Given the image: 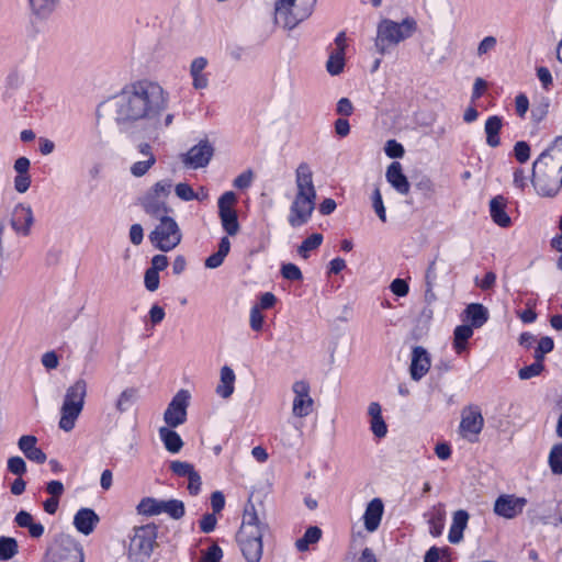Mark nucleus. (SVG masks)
Masks as SVG:
<instances>
[{
  "label": "nucleus",
  "instance_id": "f257e3e1",
  "mask_svg": "<svg viewBox=\"0 0 562 562\" xmlns=\"http://www.w3.org/2000/svg\"><path fill=\"white\" fill-rule=\"evenodd\" d=\"M168 106V91L158 81L140 78L125 83L120 91L101 102L97 117L112 120L123 133H139L155 139L175 120L172 113H166Z\"/></svg>",
  "mask_w": 562,
  "mask_h": 562
},
{
  "label": "nucleus",
  "instance_id": "f03ea898",
  "mask_svg": "<svg viewBox=\"0 0 562 562\" xmlns=\"http://www.w3.org/2000/svg\"><path fill=\"white\" fill-rule=\"evenodd\" d=\"M417 31V22L413 18H405L402 22L382 19L376 26L375 48L379 54L385 55L390 48L409 38Z\"/></svg>",
  "mask_w": 562,
  "mask_h": 562
},
{
  "label": "nucleus",
  "instance_id": "7ed1b4c3",
  "mask_svg": "<svg viewBox=\"0 0 562 562\" xmlns=\"http://www.w3.org/2000/svg\"><path fill=\"white\" fill-rule=\"evenodd\" d=\"M86 396L87 382L83 379H78L66 390L58 423L60 429L69 432L75 428L76 420L83 409Z\"/></svg>",
  "mask_w": 562,
  "mask_h": 562
},
{
  "label": "nucleus",
  "instance_id": "20e7f679",
  "mask_svg": "<svg viewBox=\"0 0 562 562\" xmlns=\"http://www.w3.org/2000/svg\"><path fill=\"white\" fill-rule=\"evenodd\" d=\"M531 182L541 196H554L562 187V171L539 156L532 165Z\"/></svg>",
  "mask_w": 562,
  "mask_h": 562
},
{
  "label": "nucleus",
  "instance_id": "39448f33",
  "mask_svg": "<svg viewBox=\"0 0 562 562\" xmlns=\"http://www.w3.org/2000/svg\"><path fill=\"white\" fill-rule=\"evenodd\" d=\"M312 0H278L274 4V22L293 30L313 13Z\"/></svg>",
  "mask_w": 562,
  "mask_h": 562
},
{
  "label": "nucleus",
  "instance_id": "423d86ee",
  "mask_svg": "<svg viewBox=\"0 0 562 562\" xmlns=\"http://www.w3.org/2000/svg\"><path fill=\"white\" fill-rule=\"evenodd\" d=\"M157 539V527L154 524L134 528L130 539L127 562H147L153 553Z\"/></svg>",
  "mask_w": 562,
  "mask_h": 562
},
{
  "label": "nucleus",
  "instance_id": "0eeeda50",
  "mask_svg": "<svg viewBox=\"0 0 562 562\" xmlns=\"http://www.w3.org/2000/svg\"><path fill=\"white\" fill-rule=\"evenodd\" d=\"M154 231L150 232L148 238L155 248L160 251L168 252L175 249L182 239L181 229L171 216H162Z\"/></svg>",
  "mask_w": 562,
  "mask_h": 562
},
{
  "label": "nucleus",
  "instance_id": "6e6552de",
  "mask_svg": "<svg viewBox=\"0 0 562 562\" xmlns=\"http://www.w3.org/2000/svg\"><path fill=\"white\" fill-rule=\"evenodd\" d=\"M171 181L161 180L156 182L142 198L140 204L146 214L160 218L166 216L171 209L168 207L166 199L171 192Z\"/></svg>",
  "mask_w": 562,
  "mask_h": 562
},
{
  "label": "nucleus",
  "instance_id": "1a4fd4ad",
  "mask_svg": "<svg viewBox=\"0 0 562 562\" xmlns=\"http://www.w3.org/2000/svg\"><path fill=\"white\" fill-rule=\"evenodd\" d=\"M44 562H85L82 547L69 535H59L48 549Z\"/></svg>",
  "mask_w": 562,
  "mask_h": 562
},
{
  "label": "nucleus",
  "instance_id": "9d476101",
  "mask_svg": "<svg viewBox=\"0 0 562 562\" xmlns=\"http://www.w3.org/2000/svg\"><path fill=\"white\" fill-rule=\"evenodd\" d=\"M190 397L188 390L182 389L176 393L164 413L166 427L176 428L186 423Z\"/></svg>",
  "mask_w": 562,
  "mask_h": 562
},
{
  "label": "nucleus",
  "instance_id": "9b49d317",
  "mask_svg": "<svg viewBox=\"0 0 562 562\" xmlns=\"http://www.w3.org/2000/svg\"><path fill=\"white\" fill-rule=\"evenodd\" d=\"M316 195L295 194L290 206L288 222L292 227L306 224L315 209Z\"/></svg>",
  "mask_w": 562,
  "mask_h": 562
},
{
  "label": "nucleus",
  "instance_id": "f8f14e48",
  "mask_svg": "<svg viewBox=\"0 0 562 562\" xmlns=\"http://www.w3.org/2000/svg\"><path fill=\"white\" fill-rule=\"evenodd\" d=\"M483 426L484 418L477 406H469L462 411L459 431L464 439L475 442Z\"/></svg>",
  "mask_w": 562,
  "mask_h": 562
},
{
  "label": "nucleus",
  "instance_id": "ddd939ff",
  "mask_svg": "<svg viewBox=\"0 0 562 562\" xmlns=\"http://www.w3.org/2000/svg\"><path fill=\"white\" fill-rule=\"evenodd\" d=\"M263 533H238L237 542L247 562H260L263 551Z\"/></svg>",
  "mask_w": 562,
  "mask_h": 562
},
{
  "label": "nucleus",
  "instance_id": "4468645a",
  "mask_svg": "<svg viewBox=\"0 0 562 562\" xmlns=\"http://www.w3.org/2000/svg\"><path fill=\"white\" fill-rule=\"evenodd\" d=\"M214 154V148L209 140L199 142L182 156V162L192 169L205 167Z\"/></svg>",
  "mask_w": 562,
  "mask_h": 562
},
{
  "label": "nucleus",
  "instance_id": "2eb2a0df",
  "mask_svg": "<svg viewBox=\"0 0 562 562\" xmlns=\"http://www.w3.org/2000/svg\"><path fill=\"white\" fill-rule=\"evenodd\" d=\"M294 393L292 413L296 417H306L313 408V398L310 396V384L305 381H296L292 386Z\"/></svg>",
  "mask_w": 562,
  "mask_h": 562
},
{
  "label": "nucleus",
  "instance_id": "dca6fc26",
  "mask_svg": "<svg viewBox=\"0 0 562 562\" xmlns=\"http://www.w3.org/2000/svg\"><path fill=\"white\" fill-rule=\"evenodd\" d=\"M526 504L527 499L524 497L505 494L495 501L494 512L501 517L512 519L522 512Z\"/></svg>",
  "mask_w": 562,
  "mask_h": 562
},
{
  "label": "nucleus",
  "instance_id": "f3484780",
  "mask_svg": "<svg viewBox=\"0 0 562 562\" xmlns=\"http://www.w3.org/2000/svg\"><path fill=\"white\" fill-rule=\"evenodd\" d=\"M34 224V215L32 207L27 204L19 203L15 205L12 218L11 226L13 231L21 236H29L31 234V228Z\"/></svg>",
  "mask_w": 562,
  "mask_h": 562
},
{
  "label": "nucleus",
  "instance_id": "a211bd4d",
  "mask_svg": "<svg viewBox=\"0 0 562 562\" xmlns=\"http://www.w3.org/2000/svg\"><path fill=\"white\" fill-rule=\"evenodd\" d=\"M268 525L260 517L256 506L250 501L245 505L241 526L238 533H265Z\"/></svg>",
  "mask_w": 562,
  "mask_h": 562
},
{
  "label": "nucleus",
  "instance_id": "6ab92c4d",
  "mask_svg": "<svg viewBox=\"0 0 562 562\" xmlns=\"http://www.w3.org/2000/svg\"><path fill=\"white\" fill-rule=\"evenodd\" d=\"M430 366L431 359L428 351L422 346L414 347L409 366L411 378L419 381L429 371Z\"/></svg>",
  "mask_w": 562,
  "mask_h": 562
},
{
  "label": "nucleus",
  "instance_id": "aec40b11",
  "mask_svg": "<svg viewBox=\"0 0 562 562\" xmlns=\"http://www.w3.org/2000/svg\"><path fill=\"white\" fill-rule=\"evenodd\" d=\"M532 513V521L537 520L555 527L562 524V514L553 502L537 504Z\"/></svg>",
  "mask_w": 562,
  "mask_h": 562
},
{
  "label": "nucleus",
  "instance_id": "412c9836",
  "mask_svg": "<svg viewBox=\"0 0 562 562\" xmlns=\"http://www.w3.org/2000/svg\"><path fill=\"white\" fill-rule=\"evenodd\" d=\"M18 447L25 458L32 462L43 464L47 460L46 453L37 447V438L33 435L21 436Z\"/></svg>",
  "mask_w": 562,
  "mask_h": 562
},
{
  "label": "nucleus",
  "instance_id": "4be33fe9",
  "mask_svg": "<svg viewBox=\"0 0 562 562\" xmlns=\"http://www.w3.org/2000/svg\"><path fill=\"white\" fill-rule=\"evenodd\" d=\"M385 178L392 188L400 194L406 195L409 192L411 184L403 172L402 165L393 161L386 169Z\"/></svg>",
  "mask_w": 562,
  "mask_h": 562
},
{
  "label": "nucleus",
  "instance_id": "5701e85b",
  "mask_svg": "<svg viewBox=\"0 0 562 562\" xmlns=\"http://www.w3.org/2000/svg\"><path fill=\"white\" fill-rule=\"evenodd\" d=\"M295 194L316 195L313 172L306 162H301L295 170Z\"/></svg>",
  "mask_w": 562,
  "mask_h": 562
},
{
  "label": "nucleus",
  "instance_id": "b1692460",
  "mask_svg": "<svg viewBox=\"0 0 562 562\" xmlns=\"http://www.w3.org/2000/svg\"><path fill=\"white\" fill-rule=\"evenodd\" d=\"M383 513L384 505L380 498H373L368 503L363 514V522L367 531L374 532L379 528Z\"/></svg>",
  "mask_w": 562,
  "mask_h": 562
},
{
  "label": "nucleus",
  "instance_id": "393cba45",
  "mask_svg": "<svg viewBox=\"0 0 562 562\" xmlns=\"http://www.w3.org/2000/svg\"><path fill=\"white\" fill-rule=\"evenodd\" d=\"M99 516L91 508H80L74 517V526L82 535H90L97 524L99 522Z\"/></svg>",
  "mask_w": 562,
  "mask_h": 562
},
{
  "label": "nucleus",
  "instance_id": "a878e982",
  "mask_svg": "<svg viewBox=\"0 0 562 562\" xmlns=\"http://www.w3.org/2000/svg\"><path fill=\"white\" fill-rule=\"evenodd\" d=\"M507 201L503 195H496L490 201V214L495 224L501 227H508L512 220L505 211Z\"/></svg>",
  "mask_w": 562,
  "mask_h": 562
},
{
  "label": "nucleus",
  "instance_id": "bb28decb",
  "mask_svg": "<svg viewBox=\"0 0 562 562\" xmlns=\"http://www.w3.org/2000/svg\"><path fill=\"white\" fill-rule=\"evenodd\" d=\"M370 417V429L376 438H384L387 434V426L382 417V408L378 402L370 403L368 407Z\"/></svg>",
  "mask_w": 562,
  "mask_h": 562
},
{
  "label": "nucleus",
  "instance_id": "cd10ccee",
  "mask_svg": "<svg viewBox=\"0 0 562 562\" xmlns=\"http://www.w3.org/2000/svg\"><path fill=\"white\" fill-rule=\"evenodd\" d=\"M14 522L20 528H26L32 538L38 539L44 535V526L41 522H35L33 516L26 510L18 512Z\"/></svg>",
  "mask_w": 562,
  "mask_h": 562
},
{
  "label": "nucleus",
  "instance_id": "c85d7f7f",
  "mask_svg": "<svg viewBox=\"0 0 562 562\" xmlns=\"http://www.w3.org/2000/svg\"><path fill=\"white\" fill-rule=\"evenodd\" d=\"M465 321L474 328L482 327L488 321V311L480 303H471L464 310Z\"/></svg>",
  "mask_w": 562,
  "mask_h": 562
},
{
  "label": "nucleus",
  "instance_id": "c756f323",
  "mask_svg": "<svg viewBox=\"0 0 562 562\" xmlns=\"http://www.w3.org/2000/svg\"><path fill=\"white\" fill-rule=\"evenodd\" d=\"M235 380L236 375L234 370L228 366L222 367L216 394L222 398H228L234 393Z\"/></svg>",
  "mask_w": 562,
  "mask_h": 562
},
{
  "label": "nucleus",
  "instance_id": "7c9ffc66",
  "mask_svg": "<svg viewBox=\"0 0 562 562\" xmlns=\"http://www.w3.org/2000/svg\"><path fill=\"white\" fill-rule=\"evenodd\" d=\"M503 127V119L498 115L490 116L484 125V132L486 134V144L492 147H498L501 145L499 132Z\"/></svg>",
  "mask_w": 562,
  "mask_h": 562
},
{
  "label": "nucleus",
  "instance_id": "2f4dec72",
  "mask_svg": "<svg viewBox=\"0 0 562 562\" xmlns=\"http://www.w3.org/2000/svg\"><path fill=\"white\" fill-rule=\"evenodd\" d=\"M158 432L160 440L168 452L173 454L180 452L184 443L176 430L170 427H160Z\"/></svg>",
  "mask_w": 562,
  "mask_h": 562
},
{
  "label": "nucleus",
  "instance_id": "473e14b6",
  "mask_svg": "<svg viewBox=\"0 0 562 562\" xmlns=\"http://www.w3.org/2000/svg\"><path fill=\"white\" fill-rule=\"evenodd\" d=\"M468 520L469 514L463 509L457 510L453 514V520L448 536L451 543H458L461 541L463 530L468 525Z\"/></svg>",
  "mask_w": 562,
  "mask_h": 562
},
{
  "label": "nucleus",
  "instance_id": "72a5a7b5",
  "mask_svg": "<svg viewBox=\"0 0 562 562\" xmlns=\"http://www.w3.org/2000/svg\"><path fill=\"white\" fill-rule=\"evenodd\" d=\"M231 250V241L228 237H222L218 244V249L216 252L211 255L205 259V267L209 269H215L222 266L225 257L228 255Z\"/></svg>",
  "mask_w": 562,
  "mask_h": 562
},
{
  "label": "nucleus",
  "instance_id": "f704fd0d",
  "mask_svg": "<svg viewBox=\"0 0 562 562\" xmlns=\"http://www.w3.org/2000/svg\"><path fill=\"white\" fill-rule=\"evenodd\" d=\"M218 215L224 231L228 235L235 236L239 232V223L236 211L234 209H223L218 210Z\"/></svg>",
  "mask_w": 562,
  "mask_h": 562
},
{
  "label": "nucleus",
  "instance_id": "c9c22d12",
  "mask_svg": "<svg viewBox=\"0 0 562 562\" xmlns=\"http://www.w3.org/2000/svg\"><path fill=\"white\" fill-rule=\"evenodd\" d=\"M473 328L470 325H459L453 331V348L457 353L467 350V341L473 336Z\"/></svg>",
  "mask_w": 562,
  "mask_h": 562
},
{
  "label": "nucleus",
  "instance_id": "e433bc0d",
  "mask_svg": "<svg viewBox=\"0 0 562 562\" xmlns=\"http://www.w3.org/2000/svg\"><path fill=\"white\" fill-rule=\"evenodd\" d=\"M322 538V530L317 526L308 527L303 537L295 541V548L299 552H305L311 544L317 543Z\"/></svg>",
  "mask_w": 562,
  "mask_h": 562
},
{
  "label": "nucleus",
  "instance_id": "4c0bfd02",
  "mask_svg": "<svg viewBox=\"0 0 562 562\" xmlns=\"http://www.w3.org/2000/svg\"><path fill=\"white\" fill-rule=\"evenodd\" d=\"M445 515L446 512L441 504L435 506L429 514V531L434 537H439L442 533Z\"/></svg>",
  "mask_w": 562,
  "mask_h": 562
},
{
  "label": "nucleus",
  "instance_id": "58836bf2",
  "mask_svg": "<svg viewBox=\"0 0 562 562\" xmlns=\"http://www.w3.org/2000/svg\"><path fill=\"white\" fill-rule=\"evenodd\" d=\"M539 156L562 171V136L554 139L553 144L543 150Z\"/></svg>",
  "mask_w": 562,
  "mask_h": 562
},
{
  "label": "nucleus",
  "instance_id": "ea45409f",
  "mask_svg": "<svg viewBox=\"0 0 562 562\" xmlns=\"http://www.w3.org/2000/svg\"><path fill=\"white\" fill-rule=\"evenodd\" d=\"M60 0H29L32 12L40 18L49 16Z\"/></svg>",
  "mask_w": 562,
  "mask_h": 562
},
{
  "label": "nucleus",
  "instance_id": "a19ab883",
  "mask_svg": "<svg viewBox=\"0 0 562 562\" xmlns=\"http://www.w3.org/2000/svg\"><path fill=\"white\" fill-rule=\"evenodd\" d=\"M164 501L154 497H145L137 505V512L144 516H156L162 514Z\"/></svg>",
  "mask_w": 562,
  "mask_h": 562
},
{
  "label": "nucleus",
  "instance_id": "79ce46f5",
  "mask_svg": "<svg viewBox=\"0 0 562 562\" xmlns=\"http://www.w3.org/2000/svg\"><path fill=\"white\" fill-rule=\"evenodd\" d=\"M548 464L552 474L562 475V442H557L551 447Z\"/></svg>",
  "mask_w": 562,
  "mask_h": 562
},
{
  "label": "nucleus",
  "instance_id": "37998d69",
  "mask_svg": "<svg viewBox=\"0 0 562 562\" xmlns=\"http://www.w3.org/2000/svg\"><path fill=\"white\" fill-rule=\"evenodd\" d=\"M138 392L134 387H128L122 391L115 403V407L120 413L127 412L136 402Z\"/></svg>",
  "mask_w": 562,
  "mask_h": 562
},
{
  "label": "nucleus",
  "instance_id": "c03bdc74",
  "mask_svg": "<svg viewBox=\"0 0 562 562\" xmlns=\"http://www.w3.org/2000/svg\"><path fill=\"white\" fill-rule=\"evenodd\" d=\"M345 67V54L341 49H334L326 63V69L331 76H337L342 72Z\"/></svg>",
  "mask_w": 562,
  "mask_h": 562
},
{
  "label": "nucleus",
  "instance_id": "a18cd8bd",
  "mask_svg": "<svg viewBox=\"0 0 562 562\" xmlns=\"http://www.w3.org/2000/svg\"><path fill=\"white\" fill-rule=\"evenodd\" d=\"M18 541L11 537H0V561H8L18 553Z\"/></svg>",
  "mask_w": 562,
  "mask_h": 562
},
{
  "label": "nucleus",
  "instance_id": "49530a36",
  "mask_svg": "<svg viewBox=\"0 0 562 562\" xmlns=\"http://www.w3.org/2000/svg\"><path fill=\"white\" fill-rule=\"evenodd\" d=\"M162 513L168 514L173 519H180L184 516V504L178 499L164 501Z\"/></svg>",
  "mask_w": 562,
  "mask_h": 562
},
{
  "label": "nucleus",
  "instance_id": "de8ad7c7",
  "mask_svg": "<svg viewBox=\"0 0 562 562\" xmlns=\"http://www.w3.org/2000/svg\"><path fill=\"white\" fill-rule=\"evenodd\" d=\"M322 241H323L322 234H318V233L312 234L311 236H308L306 239H304L302 241L297 251L303 258H307L308 252L311 250L318 248L321 246Z\"/></svg>",
  "mask_w": 562,
  "mask_h": 562
},
{
  "label": "nucleus",
  "instance_id": "09e8293b",
  "mask_svg": "<svg viewBox=\"0 0 562 562\" xmlns=\"http://www.w3.org/2000/svg\"><path fill=\"white\" fill-rule=\"evenodd\" d=\"M554 348L553 339L549 336L541 337L535 350L533 358L536 361L543 363L544 356Z\"/></svg>",
  "mask_w": 562,
  "mask_h": 562
},
{
  "label": "nucleus",
  "instance_id": "8fccbe9b",
  "mask_svg": "<svg viewBox=\"0 0 562 562\" xmlns=\"http://www.w3.org/2000/svg\"><path fill=\"white\" fill-rule=\"evenodd\" d=\"M155 164H156V157L150 156L147 159H143V160H138V161L134 162L131 166L130 171L134 177L139 178V177L145 176Z\"/></svg>",
  "mask_w": 562,
  "mask_h": 562
},
{
  "label": "nucleus",
  "instance_id": "3c124183",
  "mask_svg": "<svg viewBox=\"0 0 562 562\" xmlns=\"http://www.w3.org/2000/svg\"><path fill=\"white\" fill-rule=\"evenodd\" d=\"M7 469L10 473L18 476H22L27 471L26 462L19 456L10 457L8 459Z\"/></svg>",
  "mask_w": 562,
  "mask_h": 562
},
{
  "label": "nucleus",
  "instance_id": "603ef678",
  "mask_svg": "<svg viewBox=\"0 0 562 562\" xmlns=\"http://www.w3.org/2000/svg\"><path fill=\"white\" fill-rule=\"evenodd\" d=\"M543 370L544 364L535 360L533 363L521 368L518 371V376L520 380H529L531 378L540 375Z\"/></svg>",
  "mask_w": 562,
  "mask_h": 562
},
{
  "label": "nucleus",
  "instance_id": "864d4df0",
  "mask_svg": "<svg viewBox=\"0 0 562 562\" xmlns=\"http://www.w3.org/2000/svg\"><path fill=\"white\" fill-rule=\"evenodd\" d=\"M169 468L175 475L182 477H189L195 471L191 463L179 460L171 461Z\"/></svg>",
  "mask_w": 562,
  "mask_h": 562
},
{
  "label": "nucleus",
  "instance_id": "5fc2aeb1",
  "mask_svg": "<svg viewBox=\"0 0 562 562\" xmlns=\"http://www.w3.org/2000/svg\"><path fill=\"white\" fill-rule=\"evenodd\" d=\"M372 206L378 217L384 223L386 222V212L385 206L383 204L382 194L380 189L376 187L372 193Z\"/></svg>",
  "mask_w": 562,
  "mask_h": 562
},
{
  "label": "nucleus",
  "instance_id": "6e6d98bb",
  "mask_svg": "<svg viewBox=\"0 0 562 562\" xmlns=\"http://www.w3.org/2000/svg\"><path fill=\"white\" fill-rule=\"evenodd\" d=\"M281 274L284 279L290 281H301L303 279L302 271L294 263H283Z\"/></svg>",
  "mask_w": 562,
  "mask_h": 562
},
{
  "label": "nucleus",
  "instance_id": "4d7b16f0",
  "mask_svg": "<svg viewBox=\"0 0 562 562\" xmlns=\"http://www.w3.org/2000/svg\"><path fill=\"white\" fill-rule=\"evenodd\" d=\"M176 195L182 201H192L200 199V195L193 191V189L184 182L178 183L175 188Z\"/></svg>",
  "mask_w": 562,
  "mask_h": 562
},
{
  "label": "nucleus",
  "instance_id": "13d9d810",
  "mask_svg": "<svg viewBox=\"0 0 562 562\" xmlns=\"http://www.w3.org/2000/svg\"><path fill=\"white\" fill-rule=\"evenodd\" d=\"M415 187L425 198H431L435 194V183L429 177H422Z\"/></svg>",
  "mask_w": 562,
  "mask_h": 562
},
{
  "label": "nucleus",
  "instance_id": "bf43d9fd",
  "mask_svg": "<svg viewBox=\"0 0 562 562\" xmlns=\"http://www.w3.org/2000/svg\"><path fill=\"white\" fill-rule=\"evenodd\" d=\"M497 45V40L495 36H485L477 45L476 55L482 57L487 55L490 52L494 50Z\"/></svg>",
  "mask_w": 562,
  "mask_h": 562
},
{
  "label": "nucleus",
  "instance_id": "052dcab7",
  "mask_svg": "<svg viewBox=\"0 0 562 562\" xmlns=\"http://www.w3.org/2000/svg\"><path fill=\"white\" fill-rule=\"evenodd\" d=\"M144 283L148 291H156L159 288V272L148 268L145 271Z\"/></svg>",
  "mask_w": 562,
  "mask_h": 562
},
{
  "label": "nucleus",
  "instance_id": "680f3d73",
  "mask_svg": "<svg viewBox=\"0 0 562 562\" xmlns=\"http://www.w3.org/2000/svg\"><path fill=\"white\" fill-rule=\"evenodd\" d=\"M514 154H515L516 159L520 164H524L530 157V147L526 142L519 140L514 146Z\"/></svg>",
  "mask_w": 562,
  "mask_h": 562
},
{
  "label": "nucleus",
  "instance_id": "e2e57ef3",
  "mask_svg": "<svg viewBox=\"0 0 562 562\" xmlns=\"http://www.w3.org/2000/svg\"><path fill=\"white\" fill-rule=\"evenodd\" d=\"M265 322V317L260 311L258 305H255L250 310V327L255 331H260L262 329Z\"/></svg>",
  "mask_w": 562,
  "mask_h": 562
},
{
  "label": "nucleus",
  "instance_id": "0e129e2a",
  "mask_svg": "<svg viewBox=\"0 0 562 562\" xmlns=\"http://www.w3.org/2000/svg\"><path fill=\"white\" fill-rule=\"evenodd\" d=\"M384 150L390 158H401L405 153L404 147L395 139L387 140Z\"/></svg>",
  "mask_w": 562,
  "mask_h": 562
},
{
  "label": "nucleus",
  "instance_id": "69168bd1",
  "mask_svg": "<svg viewBox=\"0 0 562 562\" xmlns=\"http://www.w3.org/2000/svg\"><path fill=\"white\" fill-rule=\"evenodd\" d=\"M223 551L217 544H212L203 554L200 562H220Z\"/></svg>",
  "mask_w": 562,
  "mask_h": 562
},
{
  "label": "nucleus",
  "instance_id": "338daca9",
  "mask_svg": "<svg viewBox=\"0 0 562 562\" xmlns=\"http://www.w3.org/2000/svg\"><path fill=\"white\" fill-rule=\"evenodd\" d=\"M254 180V172L251 170H247L237 176L234 180V187L237 189H247L251 186Z\"/></svg>",
  "mask_w": 562,
  "mask_h": 562
},
{
  "label": "nucleus",
  "instance_id": "774afa93",
  "mask_svg": "<svg viewBox=\"0 0 562 562\" xmlns=\"http://www.w3.org/2000/svg\"><path fill=\"white\" fill-rule=\"evenodd\" d=\"M390 289L397 296H405L409 291L407 282L398 278L392 281Z\"/></svg>",
  "mask_w": 562,
  "mask_h": 562
}]
</instances>
